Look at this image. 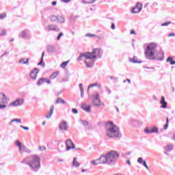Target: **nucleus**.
<instances>
[{
	"mask_svg": "<svg viewBox=\"0 0 175 175\" xmlns=\"http://www.w3.org/2000/svg\"><path fill=\"white\" fill-rule=\"evenodd\" d=\"M20 126L22 128V129H25V131H29V127L28 126H24L23 125H21Z\"/></svg>",
	"mask_w": 175,
	"mask_h": 175,
	"instance_id": "51",
	"label": "nucleus"
},
{
	"mask_svg": "<svg viewBox=\"0 0 175 175\" xmlns=\"http://www.w3.org/2000/svg\"><path fill=\"white\" fill-rule=\"evenodd\" d=\"M83 58H85L86 59L84 61V63L85 64L87 68H93L94 64H95V58H102L100 49H94L92 53L85 52L81 53L77 59V61H83Z\"/></svg>",
	"mask_w": 175,
	"mask_h": 175,
	"instance_id": "1",
	"label": "nucleus"
},
{
	"mask_svg": "<svg viewBox=\"0 0 175 175\" xmlns=\"http://www.w3.org/2000/svg\"><path fill=\"white\" fill-rule=\"evenodd\" d=\"M100 157L96 159V160H93L90 162L91 164L93 165V166H98V165H105L104 163H100Z\"/></svg>",
	"mask_w": 175,
	"mask_h": 175,
	"instance_id": "21",
	"label": "nucleus"
},
{
	"mask_svg": "<svg viewBox=\"0 0 175 175\" xmlns=\"http://www.w3.org/2000/svg\"><path fill=\"white\" fill-rule=\"evenodd\" d=\"M64 36V33L61 32L59 33L57 38V40H59V39H61V37Z\"/></svg>",
	"mask_w": 175,
	"mask_h": 175,
	"instance_id": "49",
	"label": "nucleus"
},
{
	"mask_svg": "<svg viewBox=\"0 0 175 175\" xmlns=\"http://www.w3.org/2000/svg\"><path fill=\"white\" fill-rule=\"evenodd\" d=\"M6 35V29H3L1 30V33H0V36H5Z\"/></svg>",
	"mask_w": 175,
	"mask_h": 175,
	"instance_id": "44",
	"label": "nucleus"
},
{
	"mask_svg": "<svg viewBox=\"0 0 175 175\" xmlns=\"http://www.w3.org/2000/svg\"><path fill=\"white\" fill-rule=\"evenodd\" d=\"M129 61L133 64H142L143 62L142 61H137L136 56H134L132 59H129Z\"/></svg>",
	"mask_w": 175,
	"mask_h": 175,
	"instance_id": "25",
	"label": "nucleus"
},
{
	"mask_svg": "<svg viewBox=\"0 0 175 175\" xmlns=\"http://www.w3.org/2000/svg\"><path fill=\"white\" fill-rule=\"evenodd\" d=\"M166 62H169L170 65H175V60H173L172 57H168L167 58Z\"/></svg>",
	"mask_w": 175,
	"mask_h": 175,
	"instance_id": "30",
	"label": "nucleus"
},
{
	"mask_svg": "<svg viewBox=\"0 0 175 175\" xmlns=\"http://www.w3.org/2000/svg\"><path fill=\"white\" fill-rule=\"evenodd\" d=\"M143 8V4L140 3H137L136 5L131 10L132 13H139L142 12Z\"/></svg>",
	"mask_w": 175,
	"mask_h": 175,
	"instance_id": "11",
	"label": "nucleus"
},
{
	"mask_svg": "<svg viewBox=\"0 0 175 175\" xmlns=\"http://www.w3.org/2000/svg\"><path fill=\"white\" fill-rule=\"evenodd\" d=\"M38 73H39V68H35L34 69H33V70L30 72L31 79H32V80H36Z\"/></svg>",
	"mask_w": 175,
	"mask_h": 175,
	"instance_id": "15",
	"label": "nucleus"
},
{
	"mask_svg": "<svg viewBox=\"0 0 175 175\" xmlns=\"http://www.w3.org/2000/svg\"><path fill=\"white\" fill-rule=\"evenodd\" d=\"M68 128H69V126H68V123L65 121L62 122L59 125V131H68Z\"/></svg>",
	"mask_w": 175,
	"mask_h": 175,
	"instance_id": "16",
	"label": "nucleus"
},
{
	"mask_svg": "<svg viewBox=\"0 0 175 175\" xmlns=\"http://www.w3.org/2000/svg\"><path fill=\"white\" fill-rule=\"evenodd\" d=\"M164 150H165V151H172V150H173V145H167L164 147Z\"/></svg>",
	"mask_w": 175,
	"mask_h": 175,
	"instance_id": "35",
	"label": "nucleus"
},
{
	"mask_svg": "<svg viewBox=\"0 0 175 175\" xmlns=\"http://www.w3.org/2000/svg\"><path fill=\"white\" fill-rule=\"evenodd\" d=\"M161 103V109H166L167 107V103L165 100V97L161 96V100H160Z\"/></svg>",
	"mask_w": 175,
	"mask_h": 175,
	"instance_id": "18",
	"label": "nucleus"
},
{
	"mask_svg": "<svg viewBox=\"0 0 175 175\" xmlns=\"http://www.w3.org/2000/svg\"><path fill=\"white\" fill-rule=\"evenodd\" d=\"M58 75H59V72H55L51 75L50 79L51 80H54V79H55L58 76Z\"/></svg>",
	"mask_w": 175,
	"mask_h": 175,
	"instance_id": "31",
	"label": "nucleus"
},
{
	"mask_svg": "<svg viewBox=\"0 0 175 175\" xmlns=\"http://www.w3.org/2000/svg\"><path fill=\"white\" fill-rule=\"evenodd\" d=\"M131 35H136V32L135 31V30H131Z\"/></svg>",
	"mask_w": 175,
	"mask_h": 175,
	"instance_id": "56",
	"label": "nucleus"
},
{
	"mask_svg": "<svg viewBox=\"0 0 175 175\" xmlns=\"http://www.w3.org/2000/svg\"><path fill=\"white\" fill-rule=\"evenodd\" d=\"M67 81H69V79L68 78L62 79V83H66Z\"/></svg>",
	"mask_w": 175,
	"mask_h": 175,
	"instance_id": "53",
	"label": "nucleus"
},
{
	"mask_svg": "<svg viewBox=\"0 0 175 175\" xmlns=\"http://www.w3.org/2000/svg\"><path fill=\"white\" fill-rule=\"evenodd\" d=\"M81 108L83 109V110H85V111H86L87 113H90V111H91V105L87 106L86 104H82Z\"/></svg>",
	"mask_w": 175,
	"mask_h": 175,
	"instance_id": "23",
	"label": "nucleus"
},
{
	"mask_svg": "<svg viewBox=\"0 0 175 175\" xmlns=\"http://www.w3.org/2000/svg\"><path fill=\"white\" fill-rule=\"evenodd\" d=\"M72 166H74V167H80V163H79V161H77V159L76 157H75L73 159Z\"/></svg>",
	"mask_w": 175,
	"mask_h": 175,
	"instance_id": "26",
	"label": "nucleus"
},
{
	"mask_svg": "<svg viewBox=\"0 0 175 175\" xmlns=\"http://www.w3.org/2000/svg\"><path fill=\"white\" fill-rule=\"evenodd\" d=\"M57 23L59 24H64V23H65V18L61 16H57Z\"/></svg>",
	"mask_w": 175,
	"mask_h": 175,
	"instance_id": "29",
	"label": "nucleus"
},
{
	"mask_svg": "<svg viewBox=\"0 0 175 175\" xmlns=\"http://www.w3.org/2000/svg\"><path fill=\"white\" fill-rule=\"evenodd\" d=\"M68 64H69V61L62 63L61 68H65V67L67 66Z\"/></svg>",
	"mask_w": 175,
	"mask_h": 175,
	"instance_id": "40",
	"label": "nucleus"
},
{
	"mask_svg": "<svg viewBox=\"0 0 175 175\" xmlns=\"http://www.w3.org/2000/svg\"><path fill=\"white\" fill-rule=\"evenodd\" d=\"M15 146H16V147H18L20 154H23V152H24V148H25V146H24V144H23L22 142L16 140L15 142Z\"/></svg>",
	"mask_w": 175,
	"mask_h": 175,
	"instance_id": "14",
	"label": "nucleus"
},
{
	"mask_svg": "<svg viewBox=\"0 0 175 175\" xmlns=\"http://www.w3.org/2000/svg\"><path fill=\"white\" fill-rule=\"evenodd\" d=\"M92 87H98V88H100V84L98 83L90 84L88 88V90H90V88H92Z\"/></svg>",
	"mask_w": 175,
	"mask_h": 175,
	"instance_id": "32",
	"label": "nucleus"
},
{
	"mask_svg": "<svg viewBox=\"0 0 175 175\" xmlns=\"http://www.w3.org/2000/svg\"><path fill=\"white\" fill-rule=\"evenodd\" d=\"M45 31H46V32H50L51 31L58 32L59 31V27H58L57 25H49L45 27Z\"/></svg>",
	"mask_w": 175,
	"mask_h": 175,
	"instance_id": "8",
	"label": "nucleus"
},
{
	"mask_svg": "<svg viewBox=\"0 0 175 175\" xmlns=\"http://www.w3.org/2000/svg\"><path fill=\"white\" fill-rule=\"evenodd\" d=\"M72 111L73 114H77V113H79V111H77V109H76V108L72 109Z\"/></svg>",
	"mask_w": 175,
	"mask_h": 175,
	"instance_id": "50",
	"label": "nucleus"
},
{
	"mask_svg": "<svg viewBox=\"0 0 175 175\" xmlns=\"http://www.w3.org/2000/svg\"><path fill=\"white\" fill-rule=\"evenodd\" d=\"M85 36H87L88 38H98V36L91 33H87Z\"/></svg>",
	"mask_w": 175,
	"mask_h": 175,
	"instance_id": "41",
	"label": "nucleus"
},
{
	"mask_svg": "<svg viewBox=\"0 0 175 175\" xmlns=\"http://www.w3.org/2000/svg\"><path fill=\"white\" fill-rule=\"evenodd\" d=\"M23 103H24V100L23 98H18L15 101L11 103L10 104V106H14V107L21 106Z\"/></svg>",
	"mask_w": 175,
	"mask_h": 175,
	"instance_id": "13",
	"label": "nucleus"
},
{
	"mask_svg": "<svg viewBox=\"0 0 175 175\" xmlns=\"http://www.w3.org/2000/svg\"><path fill=\"white\" fill-rule=\"evenodd\" d=\"M148 3H146L145 5H144V8H148Z\"/></svg>",
	"mask_w": 175,
	"mask_h": 175,
	"instance_id": "64",
	"label": "nucleus"
},
{
	"mask_svg": "<svg viewBox=\"0 0 175 175\" xmlns=\"http://www.w3.org/2000/svg\"><path fill=\"white\" fill-rule=\"evenodd\" d=\"M96 0H83V3H94Z\"/></svg>",
	"mask_w": 175,
	"mask_h": 175,
	"instance_id": "38",
	"label": "nucleus"
},
{
	"mask_svg": "<svg viewBox=\"0 0 175 175\" xmlns=\"http://www.w3.org/2000/svg\"><path fill=\"white\" fill-rule=\"evenodd\" d=\"M50 20H51V21H52V23H55V21H57V20H58V16H57L55 15H52L50 17Z\"/></svg>",
	"mask_w": 175,
	"mask_h": 175,
	"instance_id": "33",
	"label": "nucleus"
},
{
	"mask_svg": "<svg viewBox=\"0 0 175 175\" xmlns=\"http://www.w3.org/2000/svg\"><path fill=\"white\" fill-rule=\"evenodd\" d=\"M144 161L143 160V157H139L137 159L138 163H143Z\"/></svg>",
	"mask_w": 175,
	"mask_h": 175,
	"instance_id": "48",
	"label": "nucleus"
},
{
	"mask_svg": "<svg viewBox=\"0 0 175 175\" xmlns=\"http://www.w3.org/2000/svg\"><path fill=\"white\" fill-rule=\"evenodd\" d=\"M48 53H54L55 51V47L53 45H49L47 46Z\"/></svg>",
	"mask_w": 175,
	"mask_h": 175,
	"instance_id": "27",
	"label": "nucleus"
},
{
	"mask_svg": "<svg viewBox=\"0 0 175 175\" xmlns=\"http://www.w3.org/2000/svg\"><path fill=\"white\" fill-rule=\"evenodd\" d=\"M8 100L5 94L0 93V103H2V105H0L1 109H6V105H8Z\"/></svg>",
	"mask_w": 175,
	"mask_h": 175,
	"instance_id": "7",
	"label": "nucleus"
},
{
	"mask_svg": "<svg viewBox=\"0 0 175 175\" xmlns=\"http://www.w3.org/2000/svg\"><path fill=\"white\" fill-rule=\"evenodd\" d=\"M43 57H44V52H42V56H41V59L40 62L38 64V66H42L43 68H44V66H46V64H44V62H43Z\"/></svg>",
	"mask_w": 175,
	"mask_h": 175,
	"instance_id": "28",
	"label": "nucleus"
},
{
	"mask_svg": "<svg viewBox=\"0 0 175 175\" xmlns=\"http://www.w3.org/2000/svg\"><path fill=\"white\" fill-rule=\"evenodd\" d=\"M87 170H88L82 169V170H81V172H82V173H84V172H87Z\"/></svg>",
	"mask_w": 175,
	"mask_h": 175,
	"instance_id": "63",
	"label": "nucleus"
},
{
	"mask_svg": "<svg viewBox=\"0 0 175 175\" xmlns=\"http://www.w3.org/2000/svg\"><path fill=\"white\" fill-rule=\"evenodd\" d=\"M44 83H46L47 84H51V81L49 80L47 78H40L37 82V85H42Z\"/></svg>",
	"mask_w": 175,
	"mask_h": 175,
	"instance_id": "17",
	"label": "nucleus"
},
{
	"mask_svg": "<svg viewBox=\"0 0 175 175\" xmlns=\"http://www.w3.org/2000/svg\"><path fill=\"white\" fill-rule=\"evenodd\" d=\"M55 5H57V1H53L52 2V5L55 6Z\"/></svg>",
	"mask_w": 175,
	"mask_h": 175,
	"instance_id": "60",
	"label": "nucleus"
},
{
	"mask_svg": "<svg viewBox=\"0 0 175 175\" xmlns=\"http://www.w3.org/2000/svg\"><path fill=\"white\" fill-rule=\"evenodd\" d=\"M97 38H98V39H100V40H102L104 39V37H103V36L100 37V36H97Z\"/></svg>",
	"mask_w": 175,
	"mask_h": 175,
	"instance_id": "61",
	"label": "nucleus"
},
{
	"mask_svg": "<svg viewBox=\"0 0 175 175\" xmlns=\"http://www.w3.org/2000/svg\"><path fill=\"white\" fill-rule=\"evenodd\" d=\"M23 152H27V154H29V153H31V150L28 149L27 147L25 146V148L23 149Z\"/></svg>",
	"mask_w": 175,
	"mask_h": 175,
	"instance_id": "46",
	"label": "nucleus"
},
{
	"mask_svg": "<svg viewBox=\"0 0 175 175\" xmlns=\"http://www.w3.org/2000/svg\"><path fill=\"white\" fill-rule=\"evenodd\" d=\"M21 163L28 165L33 172H38L40 167V158L36 155H33L24 159Z\"/></svg>",
	"mask_w": 175,
	"mask_h": 175,
	"instance_id": "3",
	"label": "nucleus"
},
{
	"mask_svg": "<svg viewBox=\"0 0 175 175\" xmlns=\"http://www.w3.org/2000/svg\"><path fill=\"white\" fill-rule=\"evenodd\" d=\"M126 81H127L128 83H131V79H127L126 80H124V81H123V83H126Z\"/></svg>",
	"mask_w": 175,
	"mask_h": 175,
	"instance_id": "57",
	"label": "nucleus"
},
{
	"mask_svg": "<svg viewBox=\"0 0 175 175\" xmlns=\"http://www.w3.org/2000/svg\"><path fill=\"white\" fill-rule=\"evenodd\" d=\"M76 148V146L74 145L73 142L70 139L66 141V151H69V150H73Z\"/></svg>",
	"mask_w": 175,
	"mask_h": 175,
	"instance_id": "9",
	"label": "nucleus"
},
{
	"mask_svg": "<svg viewBox=\"0 0 175 175\" xmlns=\"http://www.w3.org/2000/svg\"><path fill=\"white\" fill-rule=\"evenodd\" d=\"M169 37L170 36H175V33H171L168 35Z\"/></svg>",
	"mask_w": 175,
	"mask_h": 175,
	"instance_id": "59",
	"label": "nucleus"
},
{
	"mask_svg": "<svg viewBox=\"0 0 175 175\" xmlns=\"http://www.w3.org/2000/svg\"><path fill=\"white\" fill-rule=\"evenodd\" d=\"M62 2H64V3H69L70 2V0H60Z\"/></svg>",
	"mask_w": 175,
	"mask_h": 175,
	"instance_id": "54",
	"label": "nucleus"
},
{
	"mask_svg": "<svg viewBox=\"0 0 175 175\" xmlns=\"http://www.w3.org/2000/svg\"><path fill=\"white\" fill-rule=\"evenodd\" d=\"M130 125H132V126H139L140 125V121L135 120V119H131L129 121Z\"/></svg>",
	"mask_w": 175,
	"mask_h": 175,
	"instance_id": "19",
	"label": "nucleus"
},
{
	"mask_svg": "<svg viewBox=\"0 0 175 175\" xmlns=\"http://www.w3.org/2000/svg\"><path fill=\"white\" fill-rule=\"evenodd\" d=\"M159 55H163V51H160L158 53L157 51V44H149L145 50V57L147 59L162 61V57H158Z\"/></svg>",
	"mask_w": 175,
	"mask_h": 175,
	"instance_id": "2",
	"label": "nucleus"
},
{
	"mask_svg": "<svg viewBox=\"0 0 175 175\" xmlns=\"http://www.w3.org/2000/svg\"><path fill=\"white\" fill-rule=\"evenodd\" d=\"M106 131V135L108 136V137H118V139L121 137L120 128H118L117 125L114 124L113 122H107Z\"/></svg>",
	"mask_w": 175,
	"mask_h": 175,
	"instance_id": "4",
	"label": "nucleus"
},
{
	"mask_svg": "<svg viewBox=\"0 0 175 175\" xmlns=\"http://www.w3.org/2000/svg\"><path fill=\"white\" fill-rule=\"evenodd\" d=\"M172 22L170 21H167V22H165L163 24H161V27H167V25H169L170 24H171Z\"/></svg>",
	"mask_w": 175,
	"mask_h": 175,
	"instance_id": "47",
	"label": "nucleus"
},
{
	"mask_svg": "<svg viewBox=\"0 0 175 175\" xmlns=\"http://www.w3.org/2000/svg\"><path fill=\"white\" fill-rule=\"evenodd\" d=\"M169 128V118H167L166 119V124H165L163 129L166 130Z\"/></svg>",
	"mask_w": 175,
	"mask_h": 175,
	"instance_id": "39",
	"label": "nucleus"
},
{
	"mask_svg": "<svg viewBox=\"0 0 175 175\" xmlns=\"http://www.w3.org/2000/svg\"><path fill=\"white\" fill-rule=\"evenodd\" d=\"M120 158V154L116 151L112 150L105 154L100 157V163H108L109 165H114L117 162V159Z\"/></svg>",
	"mask_w": 175,
	"mask_h": 175,
	"instance_id": "5",
	"label": "nucleus"
},
{
	"mask_svg": "<svg viewBox=\"0 0 175 175\" xmlns=\"http://www.w3.org/2000/svg\"><path fill=\"white\" fill-rule=\"evenodd\" d=\"M18 64H21V65H29V59L28 58H21L19 59Z\"/></svg>",
	"mask_w": 175,
	"mask_h": 175,
	"instance_id": "20",
	"label": "nucleus"
},
{
	"mask_svg": "<svg viewBox=\"0 0 175 175\" xmlns=\"http://www.w3.org/2000/svg\"><path fill=\"white\" fill-rule=\"evenodd\" d=\"M54 112V105H51L50 107V111L45 116L46 118H51L53 113Z\"/></svg>",
	"mask_w": 175,
	"mask_h": 175,
	"instance_id": "22",
	"label": "nucleus"
},
{
	"mask_svg": "<svg viewBox=\"0 0 175 175\" xmlns=\"http://www.w3.org/2000/svg\"><path fill=\"white\" fill-rule=\"evenodd\" d=\"M12 122H19V124H21V119H13L10 122L9 125H12Z\"/></svg>",
	"mask_w": 175,
	"mask_h": 175,
	"instance_id": "36",
	"label": "nucleus"
},
{
	"mask_svg": "<svg viewBox=\"0 0 175 175\" xmlns=\"http://www.w3.org/2000/svg\"><path fill=\"white\" fill-rule=\"evenodd\" d=\"M81 124L83 125V126H88V122L85 120H80Z\"/></svg>",
	"mask_w": 175,
	"mask_h": 175,
	"instance_id": "42",
	"label": "nucleus"
},
{
	"mask_svg": "<svg viewBox=\"0 0 175 175\" xmlns=\"http://www.w3.org/2000/svg\"><path fill=\"white\" fill-rule=\"evenodd\" d=\"M159 131V130L157 126H154L153 128L150 129L148 127H146L144 129L145 133H147L148 135H150V133H158Z\"/></svg>",
	"mask_w": 175,
	"mask_h": 175,
	"instance_id": "10",
	"label": "nucleus"
},
{
	"mask_svg": "<svg viewBox=\"0 0 175 175\" xmlns=\"http://www.w3.org/2000/svg\"><path fill=\"white\" fill-rule=\"evenodd\" d=\"M142 165H143V166H144V167H146V170H150V169L148 168V165H147V163L146 162V161H144L142 162Z\"/></svg>",
	"mask_w": 175,
	"mask_h": 175,
	"instance_id": "43",
	"label": "nucleus"
},
{
	"mask_svg": "<svg viewBox=\"0 0 175 175\" xmlns=\"http://www.w3.org/2000/svg\"><path fill=\"white\" fill-rule=\"evenodd\" d=\"M39 150L40 151H46V146H39Z\"/></svg>",
	"mask_w": 175,
	"mask_h": 175,
	"instance_id": "52",
	"label": "nucleus"
},
{
	"mask_svg": "<svg viewBox=\"0 0 175 175\" xmlns=\"http://www.w3.org/2000/svg\"><path fill=\"white\" fill-rule=\"evenodd\" d=\"M92 102L93 106H95L96 107H100V106H102V101L100 100L99 93H95L93 94Z\"/></svg>",
	"mask_w": 175,
	"mask_h": 175,
	"instance_id": "6",
	"label": "nucleus"
},
{
	"mask_svg": "<svg viewBox=\"0 0 175 175\" xmlns=\"http://www.w3.org/2000/svg\"><path fill=\"white\" fill-rule=\"evenodd\" d=\"M6 54H9V52H5L3 55H1V57H3V55H6Z\"/></svg>",
	"mask_w": 175,
	"mask_h": 175,
	"instance_id": "62",
	"label": "nucleus"
},
{
	"mask_svg": "<svg viewBox=\"0 0 175 175\" xmlns=\"http://www.w3.org/2000/svg\"><path fill=\"white\" fill-rule=\"evenodd\" d=\"M79 90L81 91V96L83 98V95H84V88L83 87V83L79 84Z\"/></svg>",
	"mask_w": 175,
	"mask_h": 175,
	"instance_id": "34",
	"label": "nucleus"
},
{
	"mask_svg": "<svg viewBox=\"0 0 175 175\" xmlns=\"http://www.w3.org/2000/svg\"><path fill=\"white\" fill-rule=\"evenodd\" d=\"M19 38H23V39H29L31 38V34L29 31L24 30L19 34Z\"/></svg>",
	"mask_w": 175,
	"mask_h": 175,
	"instance_id": "12",
	"label": "nucleus"
},
{
	"mask_svg": "<svg viewBox=\"0 0 175 175\" xmlns=\"http://www.w3.org/2000/svg\"><path fill=\"white\" fill-rule=\"evenodd\" d=\"M6 17V13L0 14V20H3V18H5Z\"/></svg>",
	"mask_w": 175,
	"mask_h": 175,
	"instance_id": "45",
	"label": "nucleus"
},
{
	"mask_svg": "<svg viewBox=\"0 0 175 175\" xmlns=\"http://www.w3.org/2000/svg\"><path fill=\"white\" fill-rule=\"evenodd\" d=\"M58 150H59V152H65V151H66V149L65 148V146L64 145H62Z\"/></svg>",
	"mask_w": 175,
	"mask_h": 175,
	"instance_id": "37",
	"label": "nucleus"
},
{
	"mask_svg": "<svg viewBox=\"0 0 175 175\" xmlns=\"http://www.w3.org/2000/svg\"><path fill=\"white\" fill-rule=\"evenodd\" d=\"M111 29H116V24L111 23Z\"/></svg>",
	"mask_w": 175,
	"mask_h": 175,
	"instance_id": "55",
	"label": "nucleus"
},
{
	"mask_svg": "<svg viewBox=\"0 0 175 175\" xmlns=\"http://www.w3.org/2000/svg\"><path fill=\"white\" fill-rule=\"evenodd\" d=\"M59 103H62V105H66V101L62 99V98H57L55 101V105H58Z\"/></svg>",
	"mask_w": 175,
	"mask_h": 175,
	"instance_id": "24",
	"label": "nucleus"
},
{
	"mask_svg": "<svg viewBox=\"0 0 175 175\" xmlns=\"http://www.w3.org/2000/svg\"><path fill=\"white\" fill-rule=\"evenodd\" d=\"M126 163H127V165H129V166H131V160H126Z\"/></svg>",
	"mask_w": 175,
	"mask_h": 175,
	"instance_id": "58",
	"label": "nucleus"
}]
</instances>
